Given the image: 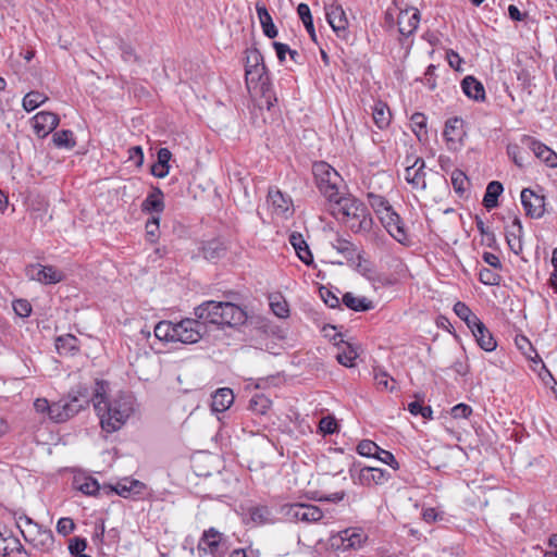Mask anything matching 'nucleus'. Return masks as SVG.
I'll return each mask as SVG.
<instances>
[{
    "instance_id": "obj_1",
    "label": "nucleus",
    "mask_w": 557,
    "mask_h": 557,
    "mask_svg": "<svg viewBox=\"0 0 557 557\" xmlns=\"http://www.w3.org/2000/svg\"><path fill=\"white\" fill-rule=\"evenodd\" d=\"M107 388L106 381H96L90 401L100 418L101 428L111 433L120 430L134 412L135 398L131 394L121 393L112 400H108Z\"/></svg>"
},
{
    "instance_id": "obj_2",
    "label": "nucleus",
    "mask_w": 557,
    "mask_h": 557,
    "mask_svg": "<svg viewBox=\"0 0 557 557\" xmlns=\"http://www.w3.org/2000/svg\"><path fill=\"white\" fill-rule=\"evenodd\" d=\"M329 212L336 219L345 222L354 233L369 232L373 220L367 207L360 200L342 196Z\"/></svg>"
},
{
    "instance_id": "obj_3",
    "label": "nucleus",
    "mask_w": 557,
    "mask_h": 557,
    "mask_svg": "<svg viewBox=\"0 0 557 557\" xmlns=\"http://www.w3.org/2000/svg\"><path fill=\"white\" fill-rule=\"evenodd\" d=\"M245 77L248 88L251 84H258L261 91V106H265L270 110L276 97L272 94L271 83L263 62V55L256 49H248L246 51Z\"/></svg>"
},
{
    "instance_id": "obj_4",
    "label": "nucleus",
    "mask_w": 557,
    "mask_h": 557,
    "mask_svg": "<svg viewBox=\"0 0 557 557\" xmlns=\"http://www.w3.org/2000/svg\"><path fill=\"white\" fill-rule=\"evenodd\" d=\"M342 184L343 178L334 168L324 161H315V188L327 211L344 196L339 191Z\"/></svg>"
},
{
    "instance_id": "obj_5",
    "label": "nucleus",
    "mask_w": 557,
    "mask_h": 557,
    "mask_svg": "<svg viewBox=\"0 0 557 557\" xmlns=\"http://www.w3.org/2000/svg\"><path fill=\"white\" fill-rule=\"evenodd\" d=\"M89 403V388L86 385H77L69 393L67 399L51 404L50 419L57 423L65 422L88 407Z\"/></svg>"
},
{
    "instance_id": "obj_6",
    "label": "nucleus",
    "mask_w": 557,
    "mask_h": 557,
    "mask_svg": "<svg viewBox=\"0 0 557 557\" xmlns=\"http://www.w3.org/2000/svg\"><path fill=\"white\" fill-rule=\"evenodd\" d=\"M17 527L24 540L42 553H49L54 546V536L51 530L42 528L29 517H21Z\"/></svg>"
},
{
    "instance_id": "obj_7",
    "label": "nucleus",
    "mask_w": 557,
    "mask_h": 557,
    "mask_svg": "<svg viewBox=\"0 0 557 557\" xmlns=\"http://www.w3.org/2000/svg\"><path fill=\"white\" fill-rule=\"evenodd\" d=\"M200 557L210 555L212 557H224L226 553V541L224 535L214 528L206 530L197 545Z\"/></svg>"
},
{
    "instance_id": "obj_8",
    "label": "nucleus",
    "mask_w": 557,
    "mask_h": 557,
    "mask_svg": "<svg viewBox=\"0 0 557 557\" xmlns=\"http://www.w3.org/2000/svg\"><path fill=\"white\" fill-rule=\"evenodd\" d=\"M206 330L203 322L198 319H184L175 323L174 342L183 344L197 343Z\"/></svg>"
},
{
    "instance_id": "obj_9",
    "label": "nucleus",
    "mask_w": 557,
    "mask_h": 557,
    "mask_svg": "<svg viewBox=\"0 0 557 557\" xmlns=\"http://www.w3.org/2000/svg\"><path fill=\"white\" fill-rule=\"evenodd\" d=\"M407 166L405 169V180L413 189H425V162L420 157H407Z\"/></svg>"
},
{
    "instance_id": "obj_10",
    "label": "nucleus",
    "mask_w": 557,
    "mask_h": 557,
    "mask_svg": "<svg viewBox=\"0 0 557 557\" xmlns=\"http://www.w3.org/2000/svg\"><path fill=\"white\" fill-rule=\"evenodd\" d=\"M379 219L388 234L400 244L408 243V234L400 216L393 208L379 215Z\"/></svg>"
},
{
    "instance_id": "obj_11",
    "label": "nucleus",
    "mask_w": 557,
    "mask_h": 557,
    "mask_svg": "<svg viewBox=\"0 0 557 557\" xmlns=\"http://www.w3.org/2000/svg\"><path fill=\"white\" fill-rule=\"evenodd\" d=\"M26 275L42 284H57L65 277L64 273L53 265L30 264L26 268Z\"/></svg>"
},
{
    "instance_id": "obj_12",
    "label": "nucleus",
    "mask_w": 557,
    "mask_h": 557,
    "mask_svg": "<svg viewBox=\"0 0 557 557\" xmlns=\"http://www.w3.org/2000/svg\"><path fill=\"white\" fill-rule=\"evenodd\" d=\"M357 471L356 463L352 462L349 468V473L351 479L356 482L355 473ZM391 478V474L380 468L374 467H363L359 469V473L357 476V482L361 485H371V484H383Z\"/></svg>"
},
{
    "instance_id": "obj_13",
    "label": "nucleus",
    "mask_w": 557,
    "mask_h": 557,
    "mask_svg": "<svg viewBox=\"0 0 557 557\" xmlns=\"http://www.w3.org/2000/svg\"><path fill=\"white\" fill-rule=\"evenodd\" d=\"M283 516L290 522H300L309 525L313 521V506L302 503L286 504L282 506Z\"/></svg>"
},
{
    "instance_id": "obj_14",
    "label": "nucleus",
    "mask_w": 557,
    "mask_h": 557,
    "mask_svg": "<svg viewBox=\"0 0 557 557\" xmlns=\"http://www.w3.org/2000/svg\"><path fill=\"white\" fill-rule=\"evenodd\" d=\"M521 203L531 219H540L545 213V197L535 194L531 188L522 189Z\"/></svg>"
},
{
    "instance_id": "obj_15",
    "label": "nucleus",
    "mask_w": 557,
    "mask_h": 557,
    "mask_svg": "<svg viewBox=\"0 0 557 557\" xmlns=\"http://www.w3.org/2000/svg\"><path fill=\"white\" fill-rule=\"evenodd\" d=\"M268 203L272 213L287 219L293 213V202L288 196H285L280 189L271 187L268 191Z\"/></svg>"
},
{
    "instance_id": "obj_16",
    "label": "nucleus",
    "mask_w": 557,
    "mask_h": 557,
    "mask_svg": "<svg viewBox=\"0 0 557 557\" xmlns=\"http://www.w3.org/2000/svg\"><path fill=\"white\" fill-rule=\"evenodd\" d=\"M521 141L547 166L557 168V153L549 147L531 136H523Z\"/></svg>"
},
{
    "instance_id": "obj_17",
    "label": "nucleus",
    "mask_w": 557,
    "mask_h": 557,
    "mask_svg": "<svg viewBox=\"0 0 557 557\" xmlns=\"http://www.w3.org/2000/svg\"><path fill=\"white\" fill-rule=\"evenodd\" d=\"M0 554L4 557L28 555L20 540L7 528L0 529Z\"/></svg>"
},
{
    "instance_id": "obj_18",
    "label": "nucleus",
    "mask_w": 557,
    "mask_h": 557,
    "mask_svg": "<svg viewBox=\"0 0 557 557\" xmlns=\"http://www.w3.org/2000/svg\"><path fill=\"white\" fill-rule=\"evenodd\" d=\"M32 122L35 134L44 138L59 125V116L49 111H41L32 119Z\"/></svg>"
},
{
    "instance_id": "obj_19",
    "label": "nucleus",
    "mask_w": 557,
    "mask_h": 557,
    "mask_svg": "<svg viewBox=\"0 0 557 557\" xmlns=\"http://www.w3.org/2000/svg\"><path fill=\"white\" fill-rule=\"evenodd\" d=\"M195 315L198 320L205 322L221 325L223 321L221 314V301L209 300L205 301L195 308Z\"/></svg>"
},
{
    "instance_id": "obj_20",
    "label": "nucleus",
    "mask_w": 557,
    "mask_h": 557,
    "mask_svg": "<svg viewBox=\"0 0 557 557\" xmlns=\"http://www.w3.org/2000/svg\"><path fill=\"white\" fill-rule=\"evenodd\" d=\"M221 325L236 326L245 323L247 315L245 311L233 302L221 301Z\"/></svg>"
},
{
    "instance_id": "obj_21",
    "label": "nucleus",
    "mask_w": 557,
    "mask_h": 557,
    "mask_svg": "<svg viewBox=\"0 0 557 557\" xmlns=\"http://www.w3.org/2000/svg\"><path fill=\"white\" fill-rule=\"evenodd\" d=\"M325 16L333 30H346L348 26V20L342 5L335 3L325 5Z\"/></svg>"
},
{
    "instance_id": "obj_22",
    "label": "nucleus",
    "mask_w": 557,
    "mask_h": 557,
    "mask_svg": "<svg viewBox=\"0 0 557 557\" xmlns=\"http://www.w3.org/2000/svg\"><path fill=\"white\" fill-rule=\"evenodd\" d=\"M523 227L518 216H515L510 228L506 231L505 237L510 250L515 255H519L522 251V237Z\"/></svg>"
},
{
    "instance_id": "obj_23",
    "label": "nucleus",
    "mask_w": 557,
    "mask_h": 557,
    "mask_svg": "<svg viewBox=\"0 0 557 557\" xmlns=\"http://www.w3.org/2000/svg\"><path fill=\"white\" fill-rule=\"evenodd\" d=\"M163 193L159 187H153L141 202V211L145 213L160 214L164 210Z\"/></svg>"
},
{
    "instance_id": "obj_24",
    "label": "nucleus",
    "mask_w": 557,
    "mask_h": 557,
    "mask_svg": "<svg viewBox=\"0 0 557 557\" xmlns=\"http://www.w3.org/2000/svg\"><path fill=\"white\" fill-rule=\"evenodd\" d=\"M342 304L348 309L356 312H366L374 308L373 301L364 296H355L352 293H345L342 298Z\"/></svg>"
},
{
    "instance_id": "obj_25",
    "label": "nucleus",
    "mask_w": 557,
    "mask_h": 557,
    "mask_svg": "<svg viewBox=\"0 0 557 557\" xmlns=\"http://www.w3.org/2000/svg\"><path fill=\"white\" fill-rule=\"evenodd\" d=\"M461 88L465 95L475 101L485 100V90L481 82L475 77L468 75L461 81Z\"/></svg>"
},
{
    "instance_id": "obj_26",
    "label": "nucleus",
    "mask_w": 557,
    "mask_h": 557,
    "mask_svg": "<svg viewBox=\"0 0 557 557\" xmlns=\"http://www.w3.org/2000/svg\"><path fill=\"white\" fill-rule=\"evenodd\" d=\"M172 153L168 148H160L157 152V162L151 165L150 172L158 178L165 177L170 172Z\"/></svg>"
},
{
    "instance_id": "obj_27",
    "label": "nucleus",
    "mask_w": 557,
    "mask_h": 557,
    "mask_svg": "<svg viewBox=\"0 0 557 557\" xmlns=\"http://www.w3.org/2000/svg\"><path fill=\"white\" fill-rule=\"evenodd\" d=\"M471 333L483 350L493 351L496 349L497 343L483 322L472 330Z\"/></svg>"
},
{
    "instance_id": "obj_28",
    "label": "nucleus",
    "mask_w": 557,
    "mask_h": 557,
    "mask_svg": "<svg viewBox=\"0 0 557 557\" xmlns=\"http://www.w3.org/2000/svg\"><path fill=\"white\" fill-rule=\"evenodd\" d=\"M445 139L448 143H460L463 135V121L460 117H451L448 119L445 123V128L443 133Z\"/></svg>"
},
{
    "instance_id": "obj_29",
    "label": "nucleus",
    "mask_w": 557,
    "mask_h": 557,
    "mask_svg": "<svg viewBox=\"0 0 557 557\" xmlns=\"http://www.w3.org/2000/svg\"><path fill=\"white\" fill-rule=\"evenodd\" d=\"M234 401V394L231 388L223 387L219 388L212 395L211 408L215 412H224L227 410Z\"/></svg>"
},
{
    "instance_id": "obj_30",
    "label": "nucleus",
    "mask_w": 557,
    "mask_h": 557,
    "mask_svg": "<svg viewBox=\"0 0 557 557\" xmlns=\"http://www.w3.org/2000/svg\"><path fill=\"white\" fill-rule=\"evenodd\" d=\"M289 243L292 244L297 256L304 263L309 265L313 262V256L311 253V250L301 234L293 233L289 236Z\"/></svg>"
},
{
    "instance_id": "obj_31",
    "label": "nucleus",
    "mask_w": 557,
    "mask_h": 557,
    "mask_svg": "<svg viewBox=\"0 0 557 557\" xmlns=\"http://www.w3.org/2000/svg\"><path fill=\"white\" fill-rule=\"evenodd\" d=\"M420 17L418 10H414V12L409 16L408 11L400 10V13L398 15V30L404 36L411 35L418 27Z\"/></svg>"
},
{
    "instance_id": "obj_32",
    "label": "nucleus",
    "mask_w": 557,
    "mask_h": 557,
    "mask_svg": "<svg viewBox=\"0 0 557 557\" xmlns=\"http://www.w3.org/2000/svg\"><path fill=\"white\" fill-rule=\"evenodd\" d=\"M256 11L258 14L259 22L261 24L263 34L273 39L277 36V28L273 23V20L264 4L257 3Z\"/></svg>"
},
{
    "instance_id": "obj_33",
    "label": "nucleus",
    "mask_w": 557,
    "mask_h": 557,
    "mask_svg": "<svg viewBox=\"0 0 557 557\" xmlns=\"http://www.w3.org/2000/svg\"><path fill=\"white\" fill-rule=\"evenodd\" d=\"M201 250L205 259L215 262L225 256L226 246L219 239H212L205 243Z\"/></svg>"
},
{
    "instance_id": "obj_34",
    "label": "nucleus",
    "mask_w": 557,
    "mask_h": 557,
    "mask_svg": "<svg viewBox=\"0 0 557 557\" xmlns=\"http://www.w3.org/2000/svg\"><path fill=\"white\" fill-rule=\"evenodd\" d=\"M504 190L503 184L498 181H492L487 184L484 197L483 206L487 210H492L498 206V197Z\"/></svg>"
},
{
    "instance_id": "obj_35",
    "label": "nucleus",
    "mask_w": 557,
    "mask_h": 557,
    "mask_svg": "<svg viewBox=\"0 0 557 557\" xmlns=\"http://www.w3.org/2000/svg\"><path fill=\"white\" fill-rule=\"evenodd\" d=\"M454 312L467 324L470 331L474 330L482 321L462 301L454 305Z\"/></svg>"
},
{
    "instance_id": "obj_36",
    "label": "nucleus",
    "mask_w": 557,
    "mask_h": 557,
    "mask_svg": "<svg viewBox=\"0 0 557 557\" xmlns=\"http://www.w3.org/2000/svg\"><path fill=\"white\" fill-rule=\"evenodd\" d=\"M55 347L60 355H75L79 350L77 337L71 334L59 336Z\"/></svg>"
},
{
    "instance_id": "obj_37",
    "label": "nucleus",
    "mask_w": 557,
    "mask_h": 557,
    "mask_svg": "<svg viewBox=\"0 0 557 557\" xmlns=\"http://www.w3.org/2000/svg\"><path fill=\"white\" fill-rule=\"evenodd\" d=\"M373 121L380 129L386 128L392 119L389 108L386 103L379 101L375 103L372 112Z\"/></svg>"
},
{
    "instance_id": "obj_38",
    "label": "nucleus",
    "mask_w": 557,
    "mask_h": 557,
    "mask_svg": "<svg viewBox=\"0 0 557 557\" xmlns=\"http://www.w3.org/2000/svg\"><path fill=\"white\" fill-rule=\"evenodd\" d=\"M341 430V425L336 418L332 414H327L318 423V428L315 429V433L322 435L323 437L327 435H332L338 433Z\"/></svg>"
},
{
    "instance_id": "obj_39",
    "label": "nucleus",
    "mask_w": 557,
    "mask_h": 557,
    "mask_svg": "<svg viewBox=\"0 0 557 557\" xmlns=\"http://www.w3.org/2000/svg\"><path fill=\"white\" fill-rule=\"evenodd\" d=\"M358 357L356 349L348 342L344 343L338 351L335 354V359L338 363L351 368L355 366L354 361Z\"/></svg>"
},
{
    "instance_id": "obj_40",
    "label": "nucleus",
    "mask_w": 557,
    "mask_h": 557,
    "mask_svg": "<svg viewBox=\"0 0 557 557\" xmlns=\"http://www.w3.org/2000/svg\"><path fill=\"white\" fill-rule=\"evenodd\" d=\"M269 305L272 312L278 318H287L289 313L288 305L285 298L280 293L271 294L269 296Z\"/></svg>"
},
{
    "instance_id": "obj_41",
    "label": "nucleus",
    "mask_w": 557,
    "mask_h": 557,
    "mask_svg": "<svg viewBox=\"0 0 557 557\" xmlns=\"http://www.w3.org/2000/svg\"><path fill=\"white\" fill-rule=\"evenodd\" d=\"M175 323L171 321H160L153 329L154 336L162 342H174Z\"/></svg>"
},
{
    "instance_id": "obj_42",
    "label": "nucleus",
    "mask_w": 557,
    "mask_h": 557,
    "mask_svg": "<svg viewBox=\"0 0 557 557\" xmlns=\"http://www.w3.org/2000/svg\"><path fill=\"white\" fill-rule=\"evenodd\" d=\"M48 100V97L37 90H32L27 92L22 101V107L25 111L30 112L40 107Z\"/></svg>"
},
{
    "instance_id": "obj_43",
    "label": "nucleus",
    "mask_w": 557,
    "mask_h": 557,
    "mask_svg": "<svg viewBox=\"0 0 557 557\" xmlns=\"http://www.w3.org/2000/svg\"><path fill=\"white\" fill-rule=\"evenodd\" d=\"M74 483L76 488L85 495L94 496L103 491V487L99 485L98 481L91 476L75 479Z\"/></svg>"
},
{
    "instance_id": "obj_44",
    "label": "nucleus",
    "mask_w": 557,
    "mask_h": 557,
    "mask_svg": "<svg viewBox=\"0 0 557 557\" xmlns=\"http://www.w3.org/2000/svg\"><path fill=\"white\" fill-rule=\"evenodd\" d=\"M395 379L382 369H374V384L377 391H393L395 388Z\"/></svg>"
},
{
    "instance_id": "obj_45",
    "label": "nucleus",
    "mask_w": 557,
    "mask_h": 557,
    "mask_svg": "<svg viewBox=\"0 0 557 557\" xmlns=\"http://www.w3.org/2000/svg\"><path fill=\"white\" fill-rule=\"evenodd\" d=\"M272 401L264 394H256L249 400V410L257 414H264L271 407Z\"/></svg>"
},
{
    "instance_id": "obj_46",
    "label": "nucleus",
    "mask_w": 557,
    "mask_h": 557,
    "mask_svg": "<svg viewBox=\"0 0 557 557\" xmlns=\"http://www.w3.org/2000/svg\"><path fill=\"white\" fill-rule=\"evenodd\" d=\"M426 116L424 113L416 112L411 115V129L416 134L419 140H422L423 138H426L428 131H426Z\"/></svg>"
},
{
    "instance_id": "obj_47",
    "label": "nucleus",
    "mask_w": 557,
    "mask_h": 557,
    "mask_svg": "<svg viewBox=\"0 0 557 557\" xmlns=\"http://www.w3.org/2000/svg\"><path fill=\"white\" fill-rule=\"evenodd\" d=\"M249 515L258 524L271 523L274 521L271 510L267 506H255L249 508Z\"/></svg>"
},
{
    "instance_id": "obj_48",
    "label": "nucleus",
    "mask_w": 557,
    "mask_h": 557,
    "mask_svg": "<svg viewBox=\"0 0 557 557\" xmlns=\"http://www.w3.org/2000/svg\"><path fill=\"white\" fill-rule=\"evenodd\" d=\"M367 198L369 205L377 214V216L393 208L384 196L376 195L374 193H368Z\"/></svg>"
},
{
    "instance_id": "obj_49",
    "label": "nucleus",
    "mask_w": 557,
    "mask_h": 557,
    "mask_svg": "<svg viewBox=\"0 0 557 557\" xmlns=\"http://www.w3.org/2000/svg\"><path fill=\"white\" fill-rule=\"evenodd\" d=\"M52 140L54 145L59 148H67L71 149L75 146V140L73 139V132L69 129H62L55 132L53 134Z\"/></svg>"
},
{
    "instance_id": "obj_50",
    "label": "nucleus",
    "mask_w": 557,
    "mask_h": 557,
    "mask_svg": "<svg viewBox=\"0 0 557 557\" xmlns=\"http://www.w3.org/2000/svg\"><path fill=\"white\" fill-rule=\"evenodd\" d=\"M321 333L323 337L327 338L338 349L344 345V343H346L343 333L338 332L337 327L334 325H324L321 329Z\"/></svg>"
},
{
    "instance_id": "obj_51",
    "label": "nucleus",
    "mask_w": 557,
    "mask_h": 557,
    "mask_svg": "<svg viewBox=\"0 0 557 557\" xmlns=\"http://www.w3.org/2000/svg\"><path fill=\"white\" fill-rule=\"evenodd\" d=\"M319 296L322 301L330 308H339L341 299L329 287L320 285L318 287Z\"/></svg>"
},
{
    "instance_id": "obj_52",
    "label": "nucleus",
    "mask_w": 557,
    "mask_h": 557,
    "mask_svg": "<svg viewBox=\"0 0 557 557\" xmlns=\"http://www.w3.org/2000/svg\"><path fill=\"white\" fill-rule=\"evenodd\" d=\"M297 13H298L300 20L302 21L309 36L313 40V20H312V15H311L309 5L306 3L298 4Z\"/></svg>"
},
{
    "instance_id": "obj_53",
    "label": "nucleus",
    "mask_w": 557,
    "mask_h": 557,
    "mask_svg": "<svg viewBox=\"0 0 557 557\" xmlns=\"http://www.w3.org/2000/svg\"><path fill=\"white\" fill-rule=\"evenodd\" d=\"M451 184H453L455 191L459 196H462L467 189V185H469V178L466 176V174L461 170L456 169L451 173Z\"/></svg>"
},
{
    "instance_id": "obj_54",
    "label": "nucleus",
    "mask_w": 557,
    "mask_h": 557,
    "mask_svg": "<svg viewBox=\"0 0 557 557\" xmlns=\"http://www.w3.org/2000/svg\"><path fill=\"white\" fill-rule=\"evenodd\" d=\"M139 486H143V483H140L137 480H133L131 483V486H127V485L121 484V483H119L115 487L103 486V493H106L107 495L117 494L122 497H127L132 490H134L135 487H139Z\"/></svg>"
},
{
    "instance_id": "obj_55",
    "label": "nucleus",
    "mask_w": 557,
    "mask_h": 557,
    "mask_svg": "<svg viewBox=\"0 0 557 557\" xmlns=\"http://www.w3.org/2000/svg\"><path fill=\"white\" fill-rule=\"evenodd\" d=\"M479 280L484 285L497 286L500 284V275L488 268H483L479 272Z\"/></svg>"
},
{
    "instance_id": "obj_56",
    "label": "nucleus",
    "mask_w": 557,
    "mask_h": 557,
    "mask_svg": "<svg viewBox=\"0 0 557 557\" xmlns=\"http://www.w3.org/2000/svg\"><path fill=\"white\" fill-rule=\"evenodd\" d=\"M343 534L345 535V540L347 543L345 546L349 547V548L359 547L362 544V542L366 540V536L363 533L356 532L350 529L343 531Z\"/></svg>"
},
{
    "instance_id": "obj_57",
    "label": "nucleus",
    "mask_w": 557,
    "mask_h": 557,
    "mask_svg": "<svg viewBox=\"0 0 557 557\" xmlns=\"http://www.w3.org/2000/svg\"><path fill=\"white\" fill-rule=\"evenodd\" d=\"M159 224H160V218L159 216H151L146 222V236L147 239L150 243H156L159 237Z\"/></svg>"
},
{
    "instance_id": "obj_58",
    "label": "nucleus",
    "mask_w": 557,
    "mask_h": 557,
    "mask_svg": "<svg viewBox=\"0 0 557 557\" xmlns=\"http://www.w3.org/2000/svg\"><path fill=\"white\" fill-rule=\"evenodd\" d=\"M380 447L370 440H362L357 446L358 454L364 457H375Z\"/></svg>"
},
{
    "instance_id": "obj_59",
    "label": "nucleus",
    "mask_w": 557,
    "mask_h": 557,
    "mask_svg": "<svg viewBox=\"0 0 557 557\" xmlns=\"http://www.w3.org/2000/svg\"><path fill=\"white\" fill-rule=\"evenodd\" d=\"M86 547H87V541L83 537L75 536V537H72L69 542V550H70L71 555H73L75 557L84 554V550L86 549Z\"/></svg>"
},
{
    "instance_id": "obj_60",
    "label": "nucleus",
    "mask_w": 557,
    "mask_h": 557,
    "mask_svg": "<svg viewBox=\"0 0 557 557\" xmlns=\"http://www.w3.org/2000/svg\"><path fill=\"white\" fill-rule=\"evenodd\" d=\"M13 310L21 318H27L32 313V306L26 299H17L13 301Z\"/></svg>"
},
{
    "instance_id": "obj_61",
    "label": "nucleus",
    "mask_w": 557,
    "mask_h": 557,
    "mask_svg": "<svg viewBox=\"0 0 557 557\" xmlns=\"http://www.w3.org/2000/svg\"><path fill=\"white\" fill-rule=\"evenodd\" d=\"M345 495L346 494H345L344 491L335 492V493H332V494H323L320 491H315V502H320V503H323V502L338 503V502L344 499Z\"/></svg>"
},
{
    "instance_id": "obj_62",
    "label": "nucleus",
    "mask_w": 557,
    "mask_h": 557,
    "mask_svg": "<svg viewBox=\"0 0 557 557\" xmlns=\"http://www.w3.org/2000/svg\"><path fill=\"white\" fill-rule=\"evenodd\" d=\"M75 529V523L71 518L64 517L60 518L57 523V531L59 534H62L64 536L72 533Z\"/></svg>"
},
{
    "instance_id": "obj_63",
    "label": "nucleus",
    "mask_w": 557,
    "mask_h": 557,
    "mask_svg": "<svg viewBox=\"0 0 557 557\" xmlns=\"http://www.w3.org/2000/svg\"><path fill=\"white\" fill-rule=\"evenodd\" d=\"M375 457L382 462L392 467L394 470H397L399 468V462L396 460V458L391 451L384 450L380 447L379 453L376 454Z\"/></svg>"
},
{
    "instance_id": "obj_64",
    "label": "nucleus",
    "mask_w": 557,
    "mask_h": 557,
    "mask_svg": "<svg viewBox=\"0 0 557 557\" xmlns=\"http://www.w3.org/2000/svg\"><path fill=\"white\" fill-rule=\"evenodd\" d=\"M450 413L455 419H466L472 413V408L467 404L460 403L451 408Z\"/></svg>"
}]
</instances>
